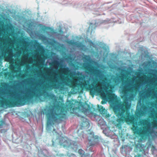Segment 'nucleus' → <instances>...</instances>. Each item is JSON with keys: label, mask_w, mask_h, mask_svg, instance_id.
I'll list each match as a JSON object with an SVG mask.
<instances>
[{"label": "nucleus", "mask_w": 157, "mask_h": 157, "mask_svg": "<svg viewBox=\"0 0 157 157\" xmlns=\"http://www.w3.org/2000/svg\"><path fill=\"white\" fill-rule=\"evenodd\" d=\"M40 157H60L59 155H58V152L54 151L51 155H49L48 151L46 149H41L39 151L38 154Z\"/></svg>", "instance_id": "obj_11"}, {"label": "nucleus", "mask_w": 157, "mask_h": 157, "mask_svg": "<svg viewBox=\"0 0 157 157\" xmlns=\"http://www.w3.org/2000/svg\"><path fill=\"white\" fill-rule=\"evenodd\" d=\"M100 44L101 45L102 48H105V45L104 44H102L101 43Z\"/></svg>", "instance_id": "obj_44"}, {"label": "nucleus", "mask_w": 157, "mask_h": 157, "mask_svg": "<svg viewBox=\"0 0 157 157\" xmlns=\"http://www.w3.org/2000/svg\"><path fill=\"white\" fill-rule=\"evenodd\" d=\"M118 69L122 71L121 74V77H122L121 79L123 80L124 78L126 76V75L125 73H123V71H126L124 70V68L123 67H118Z\"/></svg>", "instance_id": "obj_28"}, {"label": "nucleus", "mask_w": 157, "mask_h": 157, "mask_svg": "<svg viewBox=\"0 0 157 157\" xmlns=\"http://www.w3.org/2000/svg\"><path fill=\"white\" fill-rule=\"evenodd\" d=\"M10 102V101L4 98L0 97V107L7 108L9 106Z\"/></svg>", "instance_id": "obj_19"}, {"label": "nucleus", "mask_w": 157, "mask_h": 157, "mask_svg": "<svg viewBox=\"0 0 157 157\" xmlns=\"http://www.w3.org/2000/svg\"><path fill=\"white\" fill-rule=\"evenodd\" d=\"M64 74L67 75L80 76L78 78L76 83L78 86H83L85 88L89 87L90 93L92 94L100 95L101 98L104 100H107L108 99H112L113 98V94L111 90H108L110 84L105 80L101 82V86L97 83L98 79H102L105 76V75L102 78L96 77L94 75L90 74L89 72L86 71L81 72L79 71H77V68L75 66L71 67L70 68L66 65H63Z\"/></svg>", "instance_id": "obj_1"}, {"label": "nucleus", "mask_w": 157, "mask_h": 157, "mask_svg": "<svg viewBox=\"0 0 157 157\" xmlns=\"http://www.w3.org/2000/svg\"><path fill=\"white\" fill-rule=\"evenodd\" d=\"M95 26H94V28L95 29Z\"/></svg>", "instance_id": "obj_60"}, {"label": "nucleus", "mask_w": 157, "mask_h": 157, "mask_svg": "<svg viewBox=\"0 0 157 157\" xmlns=\"http://www.w3.org/2000/svg\"><path fill=\"white\" fill-rule=\"evenodd\" d=\"M136 76L133 75L132 78H128L124 80L121 84L120 89L121 91V94L122 98L124 100V104L126 109V113L123 105L120 104L115 105L113 109L115 112H118L117 114L118 118L117 119L116 125L119 128H122V125L124 121L130 122L133 124L134 126L135 118L133 115H130V110L131 105V101L133 100L134 96L132 93H130L129 91L133 90L135 87L134 84Z\"/></svg>", "instance_id": "obj_2"}, {"label": "nucleus", "mask_w": 157, "mask_h": 157, "mask_svg": "<svg viewBox=\"0 0 157 157\" xmlns=\"http://www.w3.org/2000/svg\"><path fill=\"white\" fill-rule=\"evenodd\" d=\"M113 98L112 99H109V100H112L113 101V100H114V99H116V97H115L114 96V95H113ZM104 100V101H101V103L102 104H105L106 103V102H105V101H107L109 99H108V100H104Z\"/></svg>", "instance_id": "obj_36"}, {"label": "nucleus", "mask_w": 157, "mask_h": 157, "mask_svg": "<svg viewBox=\"0 0 157 157\" xmlns=\"http://www.w3.org/2000/svg\"><path fill=\"white\" fill-rule=\"evenodd\" d=\"M42 113L43 114H45L48 116V120L47 122V130L49 132L53 129L52 132L53 135L52 145L55 147L59 144L67 149H71L72 151H76L78 149L77 143L75 141L61 136L58 138L59 134L54 128V122L61 123L63 119H66V114L61 111L60 113H56L55 110L54 106L46 107L43 110Z\"/></svg>", "instance_id": "obj_3"}, {"label": "nucleus", "mask_w": 157, "mask_h": 157, "mask_svg": "<svg viewBox=\"0 0 157 157\" xmlns=\"http://www.w3.org/2000/svg\"><path fill=\"white\" fill-rule=\"evenodd\" d=\"M102 54V51H101L100 52V54Z\"/></svg>", "instance_id": "obj_53"}, {"label": "nucleus", "mask_w": 157, "mask_h": 157, "mask_svg": "<svg viewBox=\"0 0 157 157\" xmlns=\"http://www.w3.org/2000/svg\"><path fill=\"white\" fill-rule=\"evenodd\" d=\"M88 144L90 146H93L98 144L99 142L98 136L94 135V133L90 132L87 135Z\"/></svg>", "instance_id": "obj_10"}, {"label": "nucleus", "mask_w": 157, "mask_h": 157, "mask_svg": "<svg viewBox=\"0 0 157 157\" xmlns=\"http://www.w3.org/2000/svg\"><path fill=\"white\" fill-rule=\"evenodd\" d=\"M98 124L99 126L101 127V129H104L107 125L106 122L103 118L101 119L100 121H99L98 122Z\"/></svg>", "instance_id": "obj_24"}, {"label": "nucleus", "mask_w": 157, "mask_h": 157, "mask_svg": "<svg viewBox=\"0 0 157 157\" xmlns=\"http://www.w3.org/2000/svg\"><path fill=\"white\" fill-rule=\"evenodd\" d=\"M121 76L118 75L116 76L115 75H113L111 77V80L114 82V83L116 85H118L121 82V80L120 78Z\"/></svg>", "instance_id": "obj_21"}, {"label": "nucleus", "mask_w": 157, "mask_h": 157, "mask_svg": "<svg viewBox=\"0 0 157 157\" xmlns=\"http://www.w3.org/2000/svg\"><path fill=\"white\" fill-rule=\"evenodd\" d=\"M94 63H95V64H96L97 63V62H95V61H94Z\"/></svg>", "instance_id": "obj_54"}, {"label": "nucleus", "mask_w": 157, "mask_h": 157, "mask_svg": "<svg viewBox=\"0 0 157 157\" xmlns=\"http://www.w3.org/2000/svg\"><path fill=\"white\" fill-rule=\"evenodd\" d=\"M110 22V20H105L103 22H102L101 24H103L104 23H105V24H108Z\"/></svg>", "instance_id": "obj_41"}, {"label": "nucleus", "mask_w": 157, "mask_h": 157, "mask_svg": "<svg viewBox=\"0 0 157 157\" xmlns=\"http://www.w3.org/2000/svg\"><path fill=\"white\" fill-rule=\"evenodd\" d=\"M111 130L110 129V128L107 127L103 131V132L106 136H108L111 132Z\"/></svg>", "instance_id": "obj_29"}, {"label": "nucleus", "mask_w": 157, "mask_h": 157, "mask_svg": "<svg viewBox=\"0 0 157 157\" xmlns=\"http://www.w3.org/2000/svg\"><path fill=\"white\" fill-rule=\"evenodd\" d=\"M148 65V64H146V65L147 66Z\"/></svg>", "instance_id": "obj_58"}, {"label": "nucleus", "mask_w": 157, "mask_h": 157, "mask_svg": "<svg viewBox=\"0 0 157 157\" xmlns=\"http://www.w3.org/2000/svg\"><path fill=\"white\" fill-rule=\"evenodd\" d=\"M59 32L60 33H61V32H62V29H60L59 30Z\"/></svg>", "instance_id": "obj_51"}, {"label": "nucleus", "mask_w": 157, "mask_h": 157, "mask_svg": "<svg viewBox=\"0 0 157 157\" xmlns=\"http://www.w3.org/2000/svg\"><path fill=\"white\" fill-rule=\"evenodd\" d=\"M140 103V106L139 107V106H137L136 111L137 112L140 114H144L146 113L147 110V107L144 105H142L141 103V100L139 101Z\"/></svg>", "instance_id": "obj_18"}, {"label": "nucleus", "mask_w": 157, "mask_h": 157, "mask_svg": "<svg viewBox=\"0 0 157 157\" xmlns=\"http://www.w3.org/2000/svg\"><path fill=\"white\" fill-rule=\"evenodd\" d=\"M38 26H40V29L43 31H45L46 29H51L50 27L46 26L40 23L38 24Z\"/></svg>", "instance_id": "obj_30"}, {"label": "nucleus", "mask_w": 157, "mask_h": 157, "mask_svg": "<svg viewBox=\"0 0 157 157\" xmlns=\"http://www.w3.org/2000/svg\"><path fill=\"white\" fill-rule=\"evenodd\" d=\"M35 34L36 36L39 37V39L42 40L45 42L47 41L48 39H49V38L47 37L44 35L38 33H36Z\"/></svg>", "instance_id": "obj_22"}, {"label": "nucleus", "mask_w": 157, "mask_h": 157, "mask_svg": "<svg viewBox=\"0 0 157 157\" xmlns=\"http://www.w3.org/2000/svg\"><path fill=\"white\" fill-rule=\"evenodd\" d=\"M11 67L13 69H14L15 68V66L13 65V64H11Z\"/></svg>", "instance_id": "obj_48"}, {"label": "nucleus", "mask_w": 157, "mask_h": 157, "mask_svg": "<svg viewBox=\"0 0 157 157\" xmlns=\"http://www.w3.org/2000/svg\"><path fill=\"white\" fill-rule=\"evenodd\" d=\"M152 89L150 87H146L145 90L140 92V96L144 98H146L150 97L152 93Z\"/></svg>", "instance_id": "obj_13"}, {"label": "nucleus", "mask_w": 157, "mask_h": 157, "mask_svg": "<svg viewBox=\"0 0 157 157\" xmlns=\"http://www.w3.org/2000/svg\"><path fill=\"white\" fill-rule=\"evenodd\" d=\"M154 110V109L153 108L151 109V111H153Z\"/></svg>", "instance_id": "obj_55"}, {"label": "nucleus", "mask_w": 157, "mask_h": 157, "mask_svg": "<svg viewBox=\"0 0 157 157\" xmlns=\"http://www.w3.org/2000/svg\"><path fill=\"white\" fill-rule=\"evenodd\" d=\"M121 149V152L122 154H127L132 151V148L131 147L128 145H123Z\"/></svg>", "instance_id": "obj_20"}, {"label": "nucleus", "mask_w": 157, "mask_h": 157, "mask_svg": "<svg viewBox=\"0 0 157 157\" xmlns=\"http://www.w3.org/2000/svg\"><path fill=\"white\" fill-rule=\"evenodd\" d=\"M78 153L81 155V156L85 153L84 151L82 149H80L78 151Z\"/></svg>", "instance_id": "obj_37"}, {"label": "nucleus", "mask_w": 157, "mask_h": 157, "mask_svg": "<svg viewBox=\"0 0 157 157\" xmlns=\"http://www.w3.org/2000/svg\"><path fill=\"white\" fill-rule=\"evenodd\" d=\"M147 125L145 126V129L146 130L144 131L145 133L148 132L151 134V135L153 136L156 135L157 133V132L155 131V128L154 127H151V124L150 122H148L147 123Z\"/></svg>", "instance_id": "obj_15"}, {"label": "nucleus", "mask_w": 157, "mask_h": 157, "mask_svg": "<svg viewBox=\"0 0 157 157\" xmlns=\"http://www.w3.org/2000/svg\"><path fill=\"white\" fill-rule=\"evenodd\" d=\"M85 4H87V5H88V4L87 3H85V4H84V6H85Z\"/></svg>", "instance_id": "obj_52"}, {"label": "nucleus", "mask_w": 157, "mask_h": 157, "mask_svg": "<svg viewBox=\"0 0 157 157\" xmlns=\"http://www.w3.org/2000/svg\"><path fill=\"white\" fill-rule=\"evenodd\" d=\"M92 24H91L90 25L89 27L88 28V31H91V33H92V31L94 29H92Z\"/></svg>", "instance_id": "obj_39"}, {"label": "nucleus", "mask_w": 157, "mask_h": 157, "mask_svg": "<svg viewBox=\"0 0 157 157\" xmlns=\"http://www.w3.org/2000/svg\"><path fill=\"white\" fill-rule=\"evenodd\" d=\"M38 44L39 45L36 48V49L41 55H43L45 52L44 48L43 45H40L39 44Z\"/></svg>", "instance_id": "obj_27"}, {"label": "nucleus", "mask_w": 157, "mask_h": 157, "mask_svg": "<svg viewBox=\"0 0 157 157\" xmlns=\"http://www.w3.org/2000/svg\"><path fill=\"white\" fill-rule=\"evenodd\" d=\"M57 36L59 39L62 40L63 38V35L59 33H58L57 34Z\"/></svg>", "instance_id": "obj_35"}, {"label": "nucleus", "mask_w": 157, "mask_h": 157, "mask_svg": "<svg viewBox=\"0 0 157 157\" xmlns=\"http://www.w3.org/2000/svg\"><path fill=\"white\" fill-rule=\"evenodd\" d=\"M18 42H21L23 44V45L25 47V49L26 51L27 52L28 50V49L26 48L25 44H29V42L25 39H24L21 37H20L18 39Z\"/></svg>", "instance_id": "obj_25"}, {"label": "nucleus", "mask_w": 157, "mask_h": 157, "mask_svg": "<svg viewBox=\"0 0 157 157\" xmlns=\"http://www.w3.org/2000/svg\"><path fill=\"white\" fill-rule=\"evenodd\" d=\"M98 108L100 113L103 116H107V111L105 108H104L102 106L98 105Z\"/></svg>", "instance_id": "obj_23"}, {"label": "nucleus", "mask_w": 157, "mask_h": 157, "mask_svg": "<svg viewBox=\"0 0 157 157\" xmlns=\"http://www.w3.org/2000/svg\"><path fill=\"white\" fill-rule=\"evenodd\" d=\"M48 73L49 72V70H48Z\"/></svg>", "instance_id": "obj_59"}, {"label": "nucleus", "mask_w": 157, "mask_h": 157, "mask_svg": "<svg viewBox=\"0 0 157 157\" xmlns=\"http://www.w3.org/2000/svg\"><path fill=\"white\" fill-rule=\"evenodd\" d=\"M2 56H0V62L2 60Z\"/></svg>", "instance_id": "obj_49"}, {"label": "nucleus", "mask_w": 157, "mask_h": 157, "mask_svg": "<svg viewBox=\"0 0 157 157\" xmlns=\"http://www.w3.org/2000/svg\"><path fill=\"white\" fill-rule=\"evenodd\" d=\"M67 42L69 44L76 46L77 47L85 51H88L89 50L88 48L81 42L78 43L77 42H74L72 40L68 41Z\"/></svg>", "instance_id": "obj_14"}, {"label": "nucleus", "mask_w": 157, "mask_h": 157, "mask_svg": "<svg viewBox=\"0 0 157 157\" xmlns=\"http://www.w3.org/2000/svg\"><path fill=\"white\" fill-rule=\"evenodd\" d=\"M34 46H35V47H36V44H34Z\"/></svg>", "instance_id": "obj_56"}, {"label": "nucleus", "mask_w": 157, "mask_h": 157, "mask_svg": "<svg viewBox=\"0 0 157 157\" xmlns=\"http://www.w3.org/2000/svg\"><path fill=\"white\" fill-rule=\"evenodd\" d=\"M35 80V78H27L22 81H20L19 80L16 81L17 83H15L14 84V86L9 85L8 84L5 83L2 86L4 87V88H2L0 89V96H3V94H6L8 92L10 91V90L8 89L9 87L11 88H15L16 89H18L21 86V85L23 83H32Z\"/></svg>", "instance_id": "obj_9"}, {"label": "nucleus", "mask_w": 157, "mask_h": 157, "mask_svg": "<svg viewBox=\"0 0 157 157\" xmlns=\"http://www.w3.org/2000/svg\"><path fill=\"white\" fill-rule=\"evenodd\" d=\"M59 3L65 6H72L75 8H78L81 7L82 6L79 2H75L69 0H59Z\"/></svg>", "instance_id": "obj_12"}, {"label": "nucleus", "mask_w": 157, "mask_h": 157, "mask_svg": "<svg viewBox=\"0 0 157 157\" xmlns=\"http://www.w3.org/2000/svg\"><path fill=\"white\" fill-rule=\"evenodd\" d=\"M150 74H152L155 76L152 79H149L147 81H146L142 83V85H144L147 83H151L153 82V81L155 80L157 81V70L153 69H151L150 70Z\"/></svg>", "instance_id": "obj_17"}, {"label": "nucleus", "mask_w": 157, "mask_h": 157, "mask_svg": "<svg viewBox=\"0 0 157 157\" xmlns=\"http://www.w3.org/2000/svg\"><path fill=\"white\" fill-rule=\"evenodd\" d=\"M94 117L96 121L98 122L99 121H100L101 119L102 118V117L96 114L94 115Z\"/></svg>", "instance_id": "obj_32"}, {"label": "nucleus", "mask_w": 157, "mask_h": 157, "mask_svg": "<svg viewBox=\"0 0 157 157\" xmlns=\"http://www.w3.org/2000/svg\"><path fill=\"white\" fill-rule=\"evenodd\" d=\"M36 90H39L35 86H32L30 89L27 88L24 91H20L21 94L14 90H12V93L8 94L7 97L8 98H12L16 101L17 106H20L25 104V101L27 99H29L34 95L39 98L41 101H44L48 97L53 100H56V96L52 93H49L45 90H44L42 93L36 92Z\"/></svg>", "instance_id": "obj_4"}, {"label": "nucleus", "mask_w": 157, "mask_h": 157, "mask_svg": "<svg viewBox=\"0 0 157 157\" xmlns=\"http://www.w3.org/2000/svg\"><path fill=\"white\" fill-rule=\"evenodd\" d=\"M59 60V57L57 56H54L52 57V59H48L47 61L50 64H54V67H51L50 69L54 71L52 73V74L55 75L53 80L54 82L56 83L54 85H50L49 86H48V87L50 88L59 89L60 90L64 91L65 90V87L63 86H61L60 85L65 83L67 77L64 75L61 74L60 75L61 78L60 80H58L59 76L57 72L59 65L61 64V62Z\"/></svg>", "instance_id": "obj_5"}, {"label": "nucleus", "mask_w": 157, "mask_h": 157, "mask_svg": "<svg viewBox=\"0 0 157 157\" xmlns=\"http://www.w3.org/2000/svg\"><path fill=\"white\" fill-rule=\"evenodd\" d=\"M44 83V82L43 81V80H42V79H40L39 80H38V82H37L36 83V85H32L30 88H29V89H30L31 88V87L32 86H35V87L37 88L38 89V90H36V91H37V92H38V91H40V90H39V87H37V86H40V87L41 88H43V86H41V85L43 84Z\"/></svg>", "instance_id": "obj_26"}, {"label": "nucleus", "mask_w": 157, "mask_h": 157, "mask_svg": "<svg viewBox=\"0 0 157 157\" xmlns=\"http://www.w3.org/2000/svg\"><path fill=\"white\" fill-rule=\"evenodd\" d=\"M87 41L89 43V44L90 45L91 47L92 46L96 49L97 44L94 43L90 39H88Z\"/></svg>", "instance_id": "obj_31"}, {"label": "nucleus", "mask_w": 157, "mask_h": 157, "mask_svg": "<svg viewBox=\"0 0 157 157\" xmlns=\"http://www.w3.org/2000/svg\"><path fill=\"white\" fill-rule=\"evenodd\" d=\"M31 53V54H33V53H34V54H35V56H37L38 55V54L37 53H33V52H31L30 53Z\"/></svg>", "instance_id": "obj_46"}, {"label": "nucleus", "mask_w": 157, "mask_h": 157, "mask_svg": "<svg viewBox=\"0 0 157 157\" xmlns=\"http://www.w3.org/2000/svg\"><path fill=\"white\" fill-rule=\"evenodd\" d=\"M81 157H90V155L88 153H84L81 156Z\"/></svg>", "instance_id": "obj_40"}, {"label": "nucleus", "mask_w": 157, "mask_h": 157, "mask_svg": "<svg viewBox=\"0 0 157 157\" xmlns=\"http://www.w3.org/2000/svg\"><path fill=\"white\" fill-rule=\"evenodd\" d=\"M1 36L0 34V47H2V44H3L7 50L9 58L11 59L13 56L15 57H19L22 53V50L25 49L24 47H21V50H18L16 52L14 55L13 49L14 48V44L15 42V40H12L11 38L10 37H2Z\"/></svg>", "instance_id": "obj_7"}, {"label": "nucleus", "mask_w": 157, "mask_h": 157, "mask_svg": "<svg viewBox=\"0 0 157 157\" xmlns=\"http://www.w3.org/2000/svg\"><path fill=\"white\" fill-rule=\"evenodd\" d=\"M67 155H68L69 157H77L75 154L72 153L70 154L69 153H68Z\"/></svg>", "instance_id": "obj_42"}, {"label": "nucleus", "mask_w": 157, "mask_h": 157, "mask_svg": "<svg viewBox=\"0 0 157 157\" xmlns=\"http://www.w3.org/2000/svg\"><path fill=\"white\" fill-rule=\"evenodd\" d=\"M138 150L140 152H141L139 154L136 155L135 157H146V153L144 149V146L142 144H138L136 146Z\"/></svg>", "instance_id": "obj_16"}, {"label": "nucleus", "mask_w": 157, "mask_h": 157, "mask_svg": "<svg viewBox=\"0 0 157 157\" xmlns=\"http://www.w3.org/2000/svg\"><path fill=\"white\" fill-rule=\"evenodd\" d=\"M29 62L30 63H33V59L32 57H30L29 59Z\"/></svg>", "instance_id": "obj_43"}, {"label": "nucleus", "mask_w": 157, "mask_h": 157, "mask_svg": "<svg viewBox=\"0 0 157 157\" xmlns=\"http://www.w3.org/2000/svg\"><path fill=\"white\" fill-rule=\"evenodd\" d=\"M142 52L141 54V56L142 57H145L146 56V55H144L143 52H145V51H144V49L142 48H140V49L139 50V52Z\"/></svg>", "instance_id": "obj_33"}, {"label": "nucleus", "mask_w": 157, "mask_h": 157, "mask_svg": "<svg viewBox=\"0 0 157 157\" xmlns=\"http://www.w3.org/2000/svg\"><path fill=\"white\" fill-rule=\"evenodd\" d=\"M74 104L71 102H68L67 105L68 110L72 113H75L78 116L81 117V120L82 122L81 124L82 129L87 128L90 127L89 121L84 117L80 116L78 112L81 110L86 115H90L91 113V108L90 105L85 104L82 105L81 109L79 107H74Z\"/></svg>", "instance_id": "obj_6"}, {"label": "nucleus", "mask_w": 157, "mask_h": 157, "mask_svg": "<svg viewBox=\"0 0 157 157\" xmlns=\"http://www.w3.org/2000/svg\"><path fill=\"white\" fill-rule=\"evenodd\" d=\"M83 59L85 62L84 64L85 67L91 73V74H93L95 77L101 78L103 77L104 74L97 67L91 65L90 63L91 59L89 55H84L83 57Z\"/></svg>", "instance_id": "obj_8"}, {"label": "nucleus", "mask_w": 157, "mask_h": 157, "mask_svg": "<svg viewBox=\"0 0 157 157\" xmlns=\"http://www.w3.org/2000/svg\"><path fill=\"white\" fill-rule=\"evenodd\" d=\"M34 22L30 23L29 24V25L31 27H33L34 24Z\"/></svg>", "instance_id": "obj_45"}, {"label": "nucleus", "mask_w": 157, "mask_h": 157, "mask_svg": "<svg viewBox=\"0 0 157 157\" xmlns=\"http://www.w3.org/2000/svg\"><path fill=\"white\" fill-rule=\"evenodd\" d=\"M6 29L7 30L10 29H11L12 27V25L11 24H10V25H7L6 26Z\"/></svg>", "instance_id": "obj_38"}, {"label": "nucleus", "mask_w": 157, "mask_h": 157, "mask_svg": "<svg viewBox=\"0 0 157 157\" xmlns=\"http://www.w3.org/2000/svg\"><path fill=\"white\" fill-rule=\"evenodd\" d=\"M50 40L52 41V42H48V43L51 45H53L55 43H57V41H56L55 40L52 39H50Z\"/></svg>", "instance_id": "obj_34"}, {"label": "nucleus", "mask_w": 157, "mask_h": 157, "mask_svg": "<svg viewBox=\"0 0 157 157\" xmlns=\"http://www.w3.org/2000/svg\"><path fill=\"white\" fill-rule=\"evenodd\" d=\"M29 56H30V54H29V53H27L26 54V57H29Z\"/></svg>", "instance_id": "obj_47"}, {"label": "nucleus", "mask_w": 157, "mask_h": 157, "mask_svg": "<svg viewBox=\"0 0 157 157\" xmlns=\"http://www.w3.org/2000/svg\"><path fill=\"white\" fill-rule=\"evenodd\" d=\"M55 33V34H56V33L55 32V33Z\"/></svg>", "instance_id": "obj_57"}, {"label": "nucleus", "mask_w": 157, "mask_h": 157, "mask_svg": "<svg viewBox=\"0 0 157 157\" xmlns=\"http://www.w3.org/2000/svg\"><path fill=\"white\" fill-rule=\"evenodd\" d=\"M42 75L44 76V77L45 78H46H46H47V76H45V75H44L43 74Z\"/></svg>", "instance_id": "obj_50"}]
</instances>
